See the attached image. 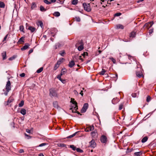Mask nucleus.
<instances>
[{
    "instance_id": "864d4df0",
    "label": "nucleus",
    "mask_w": 156,
    "mask_h": 156,
    "mask_svg": "<svg viewBox=\"0 0 156 156\" xmlns=\"http://www.w3.org/2000/svg\"><path fill=\"white\" fill-rule=\"evenodd\" d=\"M133 97V98H135L136 97V96H137V94L136 93H133L132 95H131Z\"/></svg>"
},
{
    "instance_id": "6e6552de",
    "label": "nucleus",
    "mask_w": 156,
    "mask_h": 156,
    "mask_svg": "<svg viewBox=\"0 0 156 156\" xmlns=\"http://www.w3.org/2000/svg\"><path fill=\"white\" fill-rule=\"evenodd\" d=\"M94 129V126L93 125H92L87 127L85 129V130L86 132H88L90 131H91L92 130H93Z\"/></svg>"
},
{
    "instance_id": "603ef678",
    "label": "nucleus",
    "mask_w": 156,
    "mask_h": 156,
    "mask_svg": "<svg viewBox=\"0 0 156 156\" xmlns=\"http://www.w3.org/2000/svg\"><path fill=\"white\" fill-rule=\"evenodd\" d=\"M81 55L84 58L85 55H88V53L87 52H84Z\"/></svg>"
},
{
    "instance_id": "7c9ffc66",
    "label": "nucleus",
    "mask_w": 156,
    "mask_h": 156,
    "mask_svg": "<svg viewBox=\"0 0 156 156\" xmlns=\"http://www.w3.org/2000/svg\"><path fill=\"white\" fill-rule=\"evenodd\" d=\"M36 7V4L35 2H33L31 6V9H33Z\"/></svg>"
},
{
    "instance_id": "0e129e2a",
    "label": "nucleus",
    "mask_w": 156,
    "mask_h": 156,
    "mask_svg": "<svg viewBox=\"0 0 156 156\" xmlns=\"http://www.w3.org/2000/svg\"><path fill=\"white\" fill-rule=\"evenodd\" d=\"M60 81L63 83H66V80H64L62 79Z\"/></svg>"
},
{
    "instance_id": "7ed1b4c3",
    "label": "nucleus",
    "mask_w": 156,
    "mask_h": 156,
    "mask_svg": "<svg viewBox=\"0 0 156 156\" xmlns=\"http://www.w3.org/2000/svg\"><path fill=\"white\" fill-rule=\"evenodd\" d=\"M49 95L51 97H58V94L56 90L54 88L50 89L49 90Z\"/></svg>"
},
{
    "instance_id": "c9c22d12",
    "label": "nucleus",
    "mask_w": 156,
    "mask_h": 156,
    "mask_svg": "<svg viewBox=\"0 0 156 156\" xmlns=\"http://www.w3.org/2000/svg\"><path fill=\"white\" fill-rule=\"evenodd\" d=\"M76 151L78 152L82 153L83 152V150L82 149H80L79 148H76Z\"/></svg>"
},
{
    "instance_id": "f257e3e1",
    "label": "nucleus",
    "mask_w": 156,
    "mask_h": 156,
    "mask_svg": "<svg viewBox=\"0 0 156 156\" xmlns=\"http://www.w3.org/2000/svg\"><path fill=\"white\" fill-rule=\"evenodd\" d=\"M11 84L10 81L9 80H8L5 86L6 91L4 93V94L5 96H7L8 95V92L11 90Z\"/></svg>"
},
{
    "instance_id": "37998d69",
    "label": "nucleus",
    "mask_w": 156,
    "mask_h": 156,
    "mask_svg": "<svg viewBox=\"0 0 156 156\" xmlns=\"http://www.w3.org/2000/svg\"><path fill=\"white\" fill-rule=\"evenodd\" d=\"M47 144V143H42L41 144H40L38 147H43V146H44L46 145Z\"/></svg>"
},
{
    "instance_id": "79ce46f5",
    "label": "nucleus",
    "mask_w": 156,
    "mask_h": 156,
    "mask_svg": "<svg viewBox=\"0 0 156 156\" xmlns=\"http://www.w3.org/2000/svg\"><path fill=\"white\" fill-rule=\"evenodd\" d=\"M65 54V52L64 51H61L59 53V54L62 56H63L64 54Z\"/></svg>"
},
{
    "instance_id": "f3484780",
    "label": "nucleus",
    "mask_w": 156,
    "mask_h": 156,
    "mask_svg": "<svg viewBox=\"0 0 156 156\" xmlns=\"http://www.w3.org/2000/svg\"><path fill=\"white\" fill-rule=\"evenodd\" d=\"M28 29L30 30L32 32H33L35 30L36 28L34 27L30 26L28 27Z\"/></svg>"
},
{
    "instance_id": "bf43d9fd",
    "label": "nucleus",
    "mask_w": 156,
    "mask_h": 156,
    "mask_svg": "<svg viewBox=\"0 0 156 156\" xmlns=\"http://www.w3.org/2000/svg\"><path fill=\"white\" fill-rule=\"evenodd\" d=\"M61 61H60V60H58L56 63L57 64H58V65L59 66V65L61 64Z\"/></svg>"
},
{
    "instance_id": "58836bf2",
    "label": "nucleus",
    "mask_w": 156,
    "mask_h": 156,
    "mask_svg": "<svg viewBox=\"0 0 156 156\" xmlns=\"http://www.w3.org/2000/svg\"><path fill=\"white\" fill-rule=\"evenodd\" d=\"M70 147L72 148L73 151H75L76 150V147L74 145H70Z\"/></svg>"
},
{
    "instance_id": "e2e57ef3",
    "label": "nucleus",
    "mask_w": 156,
    "mask_h": 156,
    "mask_svg": "<svg viewBox=\"0 0 156 156\" xmlns=\"http://www.w3.org/2000/svg\"><path fill=\"white\" fill-rule=\"evenodd\" d=\"M149 23H145L144 26V27H147L148 26Z\"/></svg>"
},
{
    "instance_id": "09e8293b",
    "label": "nucleus",
    "mask_w": 156,
    "mask_h": 156,
    "mask_svg": "<svg viewBox=\"0 0 156 156\" xmlns=\"http://www.w3.org/2000/svg\"><path fill=\"white\" fill-rule=\"evenodd\" d=\"M75 19L76 21L77 22H79L80 21V18L79 17H76Z\"/></svg>"
},
{
    "instance_id": "473e14b6",
    "label": "nucleus",
    "mask_w": 156,
    "mask_h": 156,
    "mask_svg": "<svg viewBox=\"0 0 156 156\" xmlns=\"http://www.w3.org/2000/svg\"><path fill=\"white\" fill-rule=\"evenodd\" d=\"M24 104V102L23 101H21L20 102L19 104L18 105L19 107H22Z\"/></svg>"
},
{
    "instance_id": "aec40b11",
    "label": "nucleus",
    "mask_w": 156,
    "mask_h": 156,
    "mask_svg": "<svg viewBox=\"0 0 156 156\" xmlns=\"http://www.w3.org/2000/svg\"><path fill=\"white\" fill-rule=\"evenodd\" d=\"M20 113L23 115L26 114V110L24 108H22L20 111Z\"/></svg>"
},
{
    "instance_id": "72a5a7b5",
    "label": "nucleus",
    "mask_w": 156,
    "mask_h": 156,
    "mask_svg": "<svg viewBox=\"0 0 156 156\" xmlns=\"http://www.w3.org/2000/svg\"><path fill=\"white\" fill-rule=\"evenodd\" d=\"M78 2V0H73L72 2V4L74 5H76Z\"/></svg>"
},
{
    "instance_id": "a19ab883",
    "label": "nucleus",
    "mask_w": 156,
    "mask_h": 156,
    "mask_svg": "<svg viewBox=\"0 0 156 156\" xmlns=\"http://www.w3.org/2000/svg\"><path fill=\"white\" fill-rule=\"evenodd\" d=\"M38 25H39L42 28L43 26V23L41 21H39L38 22Z\"/></svg>"
},
{
    "instance_id": "774afa93",
    "label": "nucleus",
    "mask_w": 156,
    "mask_h": 156,
    "mask_svg": "<svg viewBox=\"0 0 156 156\" xmlns=\"http://www.w3.org/2000/svg\"><path fill=\"white\" fill-rule=\"evenodd\" d=\"M149 31L150 33H151L153 32V29H150L149 30Z\"/></svg>"
},
{
    "instance_id": "6ab92c4d",
    "label": "nucleus",
    "mask_w": 156,
    "mask_h": 156,
    "mask_svg": "<svg viewBox=\"0 0 156 156\" xmlns=\"http://www.w3.org/2000/svg\"><path fill=\"white\" fill-rule=\"evenodd\" d=\"M2 56L3 58V60H5L6 58V51H4L2 54Z\"/></svg>"
},
{
    "instance_id": "c756f323",
    "label": "nucleus",
    "mask_w": 156,
    "mask_h": 156,
    "mask_svg": "<svg viewBox=\"0 0 156 156\" xmlns=\"http://www.w3.org/2000/svg\"><path fill=\"white\" fill-rule=\"evenodd\" d=\"M5 6V4L4 2L0 1V7L1 8H4Z\"/></svg>"
},
{
    "instance_id": "a878e982",
    "label": "nucleus",
    "mask_w": 156,
    "mask_h": 156,
    "mask_svg": "<svg viewBox=\"0 0 156 156\" xmlns=\"http://www.w3.org/2000/svg\"><path fill=\"white\" fill-rule=\"evenodd\" d=\"M124 104V103L122 102V103H121L119 105V110H120L122 109V108H123V107Z\"/></svg>"
},
{
    "instance_id": "393cba45",
    "label": "nucleus",
    "mask_w": 156,
    "mask_h": 156,
    "mask_svg": "<svg viewBox=\"0 0 156 156\" xmlns=\"http://www.w3.org/2000/svg\"><path fill=\"white\" fill-rule=\"evenodd\" d=\"M142 154V153L141 151H139L138 152H135L134 154L136 156H140Z\"/></svg>"
},
{
    "instance_id": "13d9d810",
    "label": "nucleus",
    "mask_w": 156,
    "mask_h": 156,
    "mask_svg": "<svg viewBox=\"0 0 156 156\" xmlns=\"http://www.w3.org/2000/svg\"><path fill=\"white\" fill-rule=\"evenodd\" d=\"M61 76V75L60 74L59 75H58L57 77V78L59 79L60 81L62 79L61 78V76Z\"/></svg>"
},
{
    "instance_id": "f704fd0d",
    "label": "nucleus",
    "mask_w": 156,
    "mask_h": 156,
    "mask_svg": "<svg viewBox=\"0 0 156 156\" xmlns=\"http://www.w3.org/2000/svg\"><path fill=\"white\" fill-rule=\"evenodd\" d=\"M43 67H41L37 71V72L38 73H41L43 71Z\"/></svg>"
},
{
    "instance_id": "1a4fd4ad",
    "label": "nucleus",
    "mask_w": 156,
    "mask_h": 156,
    "mask_svg": "<svg viewBox=\"0 0 156 156\" xmlns=\"http://www.w3.org/2000/svg\"><path fill=\"white\" fill-rule=\"evenodd\" d=\"M90 147L92 148H94L96 146V144L94 140H92L90 142Z\"/></svg>"
},
{
    "instance_id": "de8ad7c7",
    "label": "nucleus",
    "mask_w": 156,
    "mask_h": 156,
    "mask_svg": "<svg viewBox=\"0 0 156 156\" xmlns=\"http://www.w3.org/2000/svg\"><path fill=\"white\" fill-rule=\"evenodd\" d=\"M150 100H151V97L150 96H148L147 97V100H146L147 101V102H149V101H150Z\"/></svg>"
},
{
    "instance_id": "cd10ccee",
    "label": "nucleus",
    "mask_w": 156,
    "mask_h": 156,
    "mask_svg": "<svg viewBox=\"0 0 156 156\" xmlns=\"http://www.w3.org/2000/svg\"><path fill=\"white\" fill-rule=\"evenodd\" d=\"M106 71L105 69H102V71L99 73V74L101 75H103L105 74Z\"/></svg>"
},
{
    "instance_id": "2eb2a0df",
    "label": "nucleus",
    "mask_w": 156,
    "mask_h": 156,
    "mask_svg": "<svg viewBox=\"0 0 156 156\" xmlns=\"http://www.w3.org/2000/svg\"><path fill=\"white\" fill-rule=\"evenodd\" d=\"M53 106L54 108H58L59 107L58 105V103L57 101H55L53 103Z\"/></svg>"
},
{
    "instance_id": "9d476101",
    "label": "nucleus",
    "mask_w": 156,
    "mask_h": 156,
    "mask_svg": "<svg viewBox=\"0 0 156 156\" xmlns=\"http://www.w3.org/2000/svg\"><path fill=\"white\" fill-rule=\"evenodd\" d=\"M14 100V99H13V98L12 97H10L9 98L7 101L6 102V105H8L9 104L12 102Z\"/></svg>"
},
{
    "instance_id": "9b49d317",
    "label": "nucleus",
    "mask_w": 156,
    "mask_h": 156,
    "mask_svg": "<svg viewBox=\"0 0 156 156\" xmlns=\"http://www.w3.org/2000/svg\"><path fill=\"white\" fill-rule=\"evenodd\" d=\"M30 44L28 43H26L25 44V45L21 48V49L22 51H24L27 49L29 46H30Z\"/></svg>"
},
{
    "instance_id": "b1692460",
    "label": "nucleus",
    "mask_w": 156,
    "mask_h": 156,
    "mask_svg": "<svg viewBox=\"0 0 156 156\" xmlns=\"http://www.w3.org/2000/svg\"><path fill=\"white\" fill-rule=\"evenodd\" d=\"M40 10L42 12H45L46 11V9H45L43 6L41 5L40 6Z\"/></svg>"
},
{
    "instance_id": "ddd939ff",
    "label": "nucleus",
    "mask_w": 156,
    "mask_h": 156,
    "mask_svg": "<svg viewBox=\"0 0 156 156\" xmlns=\"http://www.w3.org/2000/svg\"><path fill=\"white\" fill-rule=\"evenodd\" d=\"M119 99L117 98H113L112 101V102L113 104H115L117 103L119 101Z\"/></svg>"
},
{
    "instance_id": "f03ea898",
    "label": "nucleus",
    "mask_w": 156,
    "mask_h": 156,
    "mask_svg": "<svg viewBox=\"0 0 156 156\" xmlns=\"http://www.w3.org/2000/svg\"><path fill=\"white\" fill-rule=\"evenodd\" d=\"M75 46L76 47H77V49L79 51H81L84 48L82 40L79 41Z\"/></svg>"
},
{
    "instance_id": "0eeeda50",
    "label": "nucleus",
    "mask_w": 156,
    "mask_h": 156,
    "mask_svg": "<svg viewBox=\"0 0 156 156\" xmlns=\"http://www.w3.org/2000/svg\"><path fill=\"white\" fill-rule=\"evenodd\" d=\"M100 140L102 143L105 144L107 141V138L105 135H102L101 136Z\"/></svg>"
},
{
    "instance_id": "5701e85b",
    "label": "nucleus",
    "mask_w": 156,
    "mask_h": 156,
    "mask_svg": "<svg viewBox=\"0 0 156 156\" xmlns=\"http://www.w3.org/2000/svg\"><path fill=\"white\" fill-rule=\"evenodd\" d=\"M66 70L65 68L62 69L60 74L61 76H62L64 74L66 73Z\"/></svg>"
},
{
    "instance_id": "5fc2aeb1",
    "label": "nucleus",
    "mask_w": 156,
    "mask_h": 156,
    "mask_svg": "<svg viewBox=\"0 0 156 156\" xmlns=\"http://www.w3.org/2000/svg\"><path fill=\"white\" fill-rule=\"evenodd\" d=\"M91 134L92 136H95L96 135V132H95V131H93V132H92L91 133Z\"/></svg>"
},
{
    "instance_id": "dca6fc26",
    "label": "nucleus",
    "mask_w": 156,
    "mask_h": 156,
    "mask_svg": "<svg viewBox=\"0 0 156 156\" xmlns=\"http://www.w3.org/2000/svg\"><path fill=\"white\" fill-rule=\"evenodd\" d=\"M136 75L138 77L140 78L143 76L142 73L140 71L136 72Z\"/></svg>"
},
{
    "instance_id": "69168bd1",
    "label": "nucleus",
    "mask_w": 156,
    "mask_h": 156,
    "mask_svg": "<svg viewBox=\"0 0 156 156\" xmlns=\"http://www.w3.org/2000/svg\"><path fill=\"white\" fill-rule=\"evenodd\" d=\"M19 152L20 153H23L24 152V151L23 149H20L19 150Z\"/></svg>"
},
{
    "instance_id": "2f4dec72",
    "label": "nucleus",
    "mask_w": 156,
    "mask_h": 156,
    "mask_svg": "<svg viewBox=\"0 0 156 156\" xmlns=\"http://www.w3.org/2000/svg\"><path fill=\"white\" fill-rule=\"evenodd\" d=\"M16 57V55H14L12 57L9 58V60L10 61H12Z\"/></svg>"
},
{
    "instance_id": "680f3d73",
    "label": "nucleus",
    "mask_w": 156,
    "mask_h": 156,
    "mask_svg": "<svg viewBox=\"0 0 156 156\" xmlns=\"http://www.w3.org/2000/svg\"><path fill=\"white\" fill-rule=\"evenodd\" d=\"M33 49H30L29 52H28V53H29V54H30L31 53H32L33 52Z\"/></svg>"
},
{
    "instance_id": "412c9836",
    "label": "nucleus",
    "mask_w": 156,
    "mask_h": 156,
    "mask_svg": "<svg viewBox=\"0 0 156 156\" xmlns=\"http://www.w3.org/2000/svg\"><path fill=\"white\" fill-rule=\"evenodd\" d=\"M148 140V137L147 136H146L143 138L141 140V142L142 143H144L146 142Z\"/></svg>"
},
{
    "instance_id": "bb28decb",
    "label": "nucleus",
    "mask_w": 156,
    "mask_h": 156,
    "mask_svg": "<svg viewBox=\"0 0 156 156\" xmlns=\"http://www.w3.org/2000/svg\"><path fill=\"white\" fill-rule=\"evenodd\" d=\"M75 132V133H73V134H72V135H71L70 136H69L67 137V138H71L74 136L76 135L78 132Z\"/></svg>"
},
{
    "instance_id": "8fccbe9b",
    "label": "nucleus",
    "mask_w": 156,
    "mask_h": 156,
    "mask_svg": "<svg viewBox=\"0 0 156 156\" xmlns=\"http://www.w3.org/2000/svg\"><path fill=\"white\" fill-rule=\"evenodd\" d=\"M110 59L111 60V61L113 62L114 63H116V60L114 59L113 58H110Z\"/></svg>"
},
{
    "instance_id": "4468645a",
    "label": "nucleus",
    "mask_w": 156,
    "mask_h": 156,
    "mask_svg": "<svg viewBox=\"0 0 156 156\" xmlns=\"http://www.w3.org/2000/svg\"><path fill=\"white\" fill-rule=\"evenodd\" d=\"M24 37H21L17 42V43L22 44L24 42Z\"/></svg>"
},
{
    "instance_id": "6e6d98bb",
    "label": "nucleus",
    "mask_w": 156,
    "mask_h": 156,
    "mask_svg": "<svg viewBox=\"0 0 156 156\" xmlns=\"http://www.w3.org/2000/svg\"><path fill=\"white\" fill-rule=\"evenodd\" d=\"M8 34H6V35H5V37H4V39H3V42H4V41H6V39H7V37H8Z\"/></svg>"
},
{
    "instance_id": "39448f33",
    "label": "nucleus",
    "mask_w": 156,
    "mask_h": 156,
    "mask_svg": "<svg viewBox=\"0 0 156 156\" xmlns=\"http://www.w3.org/2000/svg\"><path fill=\"white\" fill-rule=\"evenodd\" d=\"M71 102L74 105V107L73 106V109L76 111L78 109L77 107V103L74 100V99L73 98H72L71 99Z\"/></svg>"
},
{
    "instance_id": "c03bdc74",
    "label": "nucleus",
    "mask_w": 156,
    "mask_h": 156,
    "mask_svg": "<svg viewBox=\"0 0 156 156\" xmlns=\"http://www.w3.org/2000/svg\"><path fill=\"white\" fill-rule=\"evenodd\" d=\"M44 2L45 3L48 5L50 4L51 3V2L48 1V0H44Z\"/></svg>"
},
{
    "instance_id": "f8f14e48",
    "label": "nucleus",
    "mask_w": 156,
    "mask_h": 156,
    "mask_svg": "<svg viewBox=\"0 0 156 156\" xmlns=\"http://www.w3.org/2000/svg\"><path fill=\"white\" fill-rule=\"evenodd\" d=\"M75 65V62L73 61H71L69 62L68 65L69 66L70 68L73 67Z\"/></svg>"
},
{
    "instance_id": "ea45409f",
    "label": "nucleus",
    "mask_w": 156,
    "mask_h": 156,
    "mask_svg": "<svg viewBox=\"0 0 156 156\" xmlns=\"http://www.w3.org/2000/svg\"><path fill=\"white\" fill-rule=\"evenodd\" d=\"M58 146L60 147H65L66 146V144L63 143L58 144Z\"/></svg>"
},
{
    "instance_id": "a18cd8bd",
    "label": "nucleus",
    "mask_w": 156,
    "mask_h": 156,
    "mask_svg": "<svg viewBox=\"0 0 156 156\" xmlns=\"http://www.w3.org/2000/svg\"><path fill=\"white\" fill-rule=\"evenodd\" d=\"M60 46V44L59 43H57L55 45V49H57L58 48H59Z\"/></svg>"
},
{
    "instance_id": "49530a36",
    "label": "nucleus",
    "mask_w": 156,
    "mask_h": 156,
    "mask_svg": "<svg viewBox=\"0 0 156 156\" xmlns=\"http://www.w3.org/2000/svg\"><path fill=\"white\" fill-rule=\"evenodd\" d=\"M59 66L58 65V64H55L54 67V70H56L59 67Z\"/></svg>"
},
{
    "instance_id": "4d7b16f0",
    "label": "nucleus",
    "mask_w": 156,
    "mask_h": 156,
    "mask_svg": "<svg viewBox=\"0 0 156 156\" xmlns=\"http://www.w3.org/2000/svg\"><path fill=\"white\" fill-rule=\"evenodd\" d=\"M20 76H21V77H23L25 76V74L24 73H21L20 74Z\"/></svg>"
},
{
    "instance_id": "052dcab7",
    "label": "nucleus",
    "mask_w": 156,
    "mask_h": 156,
    "mask_svg": "<svg viewBox=\"0 0 156 156\" xmlns=\"http://www.w3.org/2000/svg\"><path fill=\"white\" fill-rule=\"evenodd\" d=\"M148 23L149 24H151V25H150V27H151L152 26L153 24H154V23H153V21L150 22Z\"/></svg>"
},
{
    "instance_id": "e433bc0d",
    "label": "nucleus",
    "mask_w": 156,
    "mask_h": 156,
    "mask_svg": "<svg viewBox=\"0 0 156 156\" xmlns=\"http://www.w3.org/2000/svg\"><path fill=\"white\" fill-rule=\"evenodd\" d=\"M71 109L72 110V112L73 113H77L78 114L80 115H81V114H80V113L79 112H76V111L75 110L73 109V108H71Z\"/></svg>"
},
{
    "instance_id": "20e7f679",
    "label": "nucleus",
    "mask_w": 156,
    "mask_h": 156,
    "mask_svg": "<svg viewBox=\"0 0 156 156\" xmlns=\"http://www.w3.org/2000/svg\"><path fill=\"white\" fill-rule=\"evenodd\" d=\"M84 9L87 11L90 12L91 10V8L90 6V4H87L85 3L83 4Z\"/></svg>"
},
{
    "instance_id": "a211bd4d",
    "label": "nucleus",
    "mask_w": 156,
    "mask_h": 156,
    "mask_svg": "<svg viewBox=\"0 0 156 156\" xmlns=\"http://www.w3.org/2000/svg\"><path fill=\"white\" fill-rule=\"evenodd\" d=\"M116 27L117 29H123L124 28V26L121 24H119L116 25Z\"/></svg>"
},
{
    "instance_id": "4c0bfd02",
    "label": "nucleus",
    "mask_w": 156,
    "mask_h": 156,
    "mask_svg": "<svg viewBox=\"0 0 156 156\" xmlns=\"http://www.w3.org/2000/svg\"><path fill=\"white\" fill-rule=\"evenodd\" d=\"M19 30L21 31L24 32L23 31L24 27L23 26H20Z\"/></svg>"
},
{
    "instance_id": "3c124183",
    "label": "nucleus",
    "mask_w": 156,
    "mask_h": 156,
    "mask_svg": "<svg viewBox=\"0 0 156 156\" xmlns=\"http://www.w3.org/2000/svg\"><path fill=\"white\" fill-rule=\"evenodd\" d=\"M121 13H117L115 14L114 16H120L121 15Z\"/></svg>"
},
{
    "instance_id": "338daca9",
    "label": "nucleus",
    "mask_w": 156,
    "mask_h": 156,
    "mask_svg": "<svg viewBox=\"0 0 156 156\" xmlns=\"http://www.w3.org/2000/svg\"><path fill=\"white\" fill-rule=\"evenodd\" d=\"M26 132L29 133H30V130H29V129H26Z\"/></svg>"
},
{
    "instance_id": "c85d7f7f",
    "label": "nucleus",
    "mask_w": 156,
    "mask_h": 156,
    "mask_svg": "<svg viewBox=\"0 0 156 156\" xmlns=\"http://www.w3.org/2000/svg\"><path fill=\"white\" fill-rule=\"evenodd\" d=\"M60 13L58 12H55L54 13V15L56 17H58L60 16Z\"/></svg>"
},
{
    "instance_id": "423d86ee",
    "label": "nucleus",
    "mask_w": 156,
    "mask_h": 156,
    "mask_svg": "<svg viewBox=\"0 0 156 156\" xmlns=\"http://www.w3.org/2000/svg\"><path fill=\"white\" fill-rule=\"evenodd\" d=\"M88 104L87 103H85L82 108L81 110V113H84L86 111L87 109L88 108Z\"/></svg>"
},
{
    "instance_id": "4be33fe9",
    "label": "nucleus",
    "mask_w": 156,
    "mask_h": 156,
    "mask_svg": "<svg viewBox=\"0 0 156 156\" xmlns=\"http://www.w3.org/2000/svg\"><path fill=\"white\" fill-rule=\"evenodd\" d=\"M136 33L134 32L133 31L130 34V37L132 38H134L136 36Z\"/></svg>"
}]
</instances>
